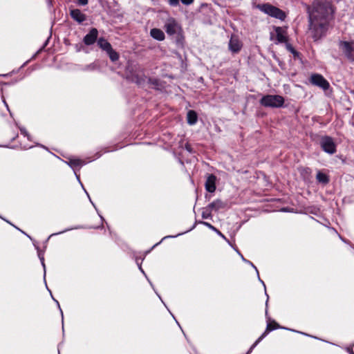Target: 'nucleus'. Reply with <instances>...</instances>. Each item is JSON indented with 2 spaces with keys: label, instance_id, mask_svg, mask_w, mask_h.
Masks as SVG:
<instances>
[{
  "label": "nucleus",
  "instance_id": "obj_1",
  "mask_svg": "<svg viewBox=\"0 0 354 354\" xmlns=\"http://www.w3.org/2000/svg\"><path fill=\"white\" fill-rule=\"evenodd\" d=\"M308 31L317 41L326 35L330 21L333 17L334 10L328 0H315L308 8Z\"/></svg>",
  "mask_w": 354,
  "mask_h": 354
},
{
  "label": "nucleus",
  "instance_id": "obj_2",
  "mask_svg": "<svg viewBox=\"0 0 354 354\" xmlns=\"http://www.w3.org/2000/svg\"><path fill=\"white\" fill-rule=\"evenodd\" d=\"M255 8L264 12L265 14H267L272 17H274L281 21H283L286 17L285 12L283 10L268 3L257 4L255 6Z\"/></svg>",
  "mask_w": 354,
  "mask_h": 354
},
{
  "label": "nucleus",
  "instance_id": "obj_3",
  "mask_svg": "<svg viewBox=\"0 0 354 354\" xmlns=\"http://www.w3.org/2000/svg\"><path fill=\"white\" fill-rule=\"evenodd\" d=\"M260 104L265 107L279 108L284 104V98L279 95H266L260 100Z\"/></svg>",
  "mask_w": 354,
  "mask_h": 354
},
{
  "label": "nucleus",
  "instance_id": "obj_4",
  "mask_svg": "<svg viewBox=\"0 0 354 354\" xmlns=\"http://www.w3.org/2000/svg\"><path fill=\"white\" fill-rule=\"evenodd\" d=\"M338 46L346 59L354 62V41H339Z\"/></svg>",
  "mask_w": 354,
  "mask_h": 354
},
{
  "label": "nucleus",
  "instance_id": "obj_5",
  "mask_svg": "<svg viewBox=\"0 0 354 354\" xmlns=\"http://www.w3.org/2000/svg\"><path fill=\"white\" fill-rule=\"evenodd\" d=\"M127 79L138 85H141L145 82L146 76L142 68L140 66H135V70L127 74Z\"/></svg>",
  "mask_w": 354,
  "mask_h": 354
},
{
  "label": "nucleus",
  "instance_id": "obj_6",
  "mask_svg": "<svg viewBox=\"0 0 354 354\" xmlns=\"http://www.w3.org/2000/svg\"><path fill=\"white\" fill-rule=\"evenodd\" d=\"M320 146L322 150L328 153L334 154L336 152V145L333 141V139L328 136L322 137L320 140Z\"/></svg>",
  "mask_w": 354,
  "mask_h": 354
},
{
  "label": "nucleus",
  "instance_id": "obj_7",
  "mask_svg": "<svg viewBox=\"0 0 354 354\" xmlns=\"http://www.w3.org/2000/svg\"><path fill=\"white\" fill-rule=\"evenodd\" d=\"M277 328H283L286 330H289L287 328L280 327L279 325L275 322L274 321L270 322V319L268 321L266 330L262 333V335L255 341V342L251 346V349H253L254 347L257 346L258 344L271 331L277 329Z\"/></svg>",
  "mask_w": 354,
  "mask_h": 354
},
{
  "label": "nucleus",
  "instance_id": "obj_8",
  "mask_svg": "<svg viewBox=\"0 0 354 354\" xmlns=\"http://www.w3.org/2000/svg\"><path fill=\"white\" fill-rule=\"evenodd\" d=\"M310 82L312 84L317 86L323 90H328L330 87L328 82L320 74H313L310 76Z\"/></svg>",
  "mask_w": 354,
  "mask_h": 354
},
{
  "label": "nucleus",
  "instance_id": "obj_9",
  "mask_svg": "<svg viewBox=\"0 0 354 354\" xmlns=\"http://www.w3.org/2000/svg\"><path fill=\"white\" fill-rule=\"evenodd\" d=\"M164 28L169 35H174L180 30V26L175 19L169 18L164 25Z\"/></svg>",
  "mask_w": 354,
  "mask_h": 354
},
{
  "label": "nucleus",
  "instance_id": "obj_10",
  "mask_svg": "<svg viewBox=\"0 0 354 354\" xmlns=\"http://www.w3.org/2000/svg\"><path fill=\"white\" fill-rule=\"evenodd\" d=\"M227 202L223 201L219 198L213 201L212 203L207 205L212 212H218L221 209H225L227 208Z\"/></svg>",
  "mask_w": 354,
  "mask_h": 354
},
{
  "label": "nucleus",
  "instance_id": "obj_11",
  "mask_svg": "<svg viewBox=\"0 0 354 354\" xmlns=\"http://www.w3.org/2000/svg\"><path fill=\"white\" fill-rule=\"evenodd\" d=\"M97 35H98L97 30L95 28H91L90 30V31L88 32V33H87L83 39V41H84V44L86 46H90V45L93 44L97 40Z\"/></svg>",
  "mask_w": 354,
  "mask_h": 354
},
{
  "label": "nucleus",
  "instance_id": "obj_12",
  "mask_svg": "<svg viewBox=\"0 0 354 354\" xmlns=\"http://www.w3.org/2000/svg\"><path fill=\"white\" fill-rule=\"evenodd\" d=\"M216 177L214 174H209L207 176L205 187L207 192L213 193L216 190Z\"/></svg>",
  "mask_w": 354,
  "mask_h": 354
},
{
  "label": "nucleus",
  "instance_id": "obj_13",
  "mask_svg": "<svg viewBox=\"0 0 354 354\" xmlns=\"http://www.w3.org/2000/svg\"><path fill=\"white\" fill-rule=\"evenodd\" d=\"M242 47V44L240 40L236 37L232 36L229 41V49L232 53H238Z\"/></svg>",
  "mask_w": 354,
  "mask_h": 354
},
{
  "label": "nucleus",
  "instance_id": "obj_14",
  "mask_svg": "<svg viewBox=\"0 0 354 354\" xmlns=\"http://www.w3.org/2000/svg\"><path fill=\"white\" fill-rule=\"evenodd\" d=\"M71 17L79 24L86 20V15L79 9H73L70 11Z\"/></svg>",
  "mask_w": 354,
  "mask_h": 354
},
{
  "label": "nucleus",
  "instance_id": "obj_15",
  "mask_svg": "<svg viewBox=\"0 0 354 354\" xmlns=\"http://www.w3.org/2000/svg\"><path fill=\"white\" fill-rule=\"evenodd\" d=\"M277 43H287L288 37L286 32L281 27L275 28Z\"/></svg>",
  "mask_w": 354,
  "mask_h": 354
},
{
  "label": "nucleus",
  "instance_id": "obj_16",
  "mask_svg": "<svg viewBox=\"0 0 354 354\" xmlns=\"http://www.w3.org/2000/svg\"><path fill=\"white\" fill-rule=\"evenodd\" d=\"M150 35L152 38L157 41H163L165 38V33L159 28H152L150 30Z\"/></svg>",
  "mask_w": 354,
  "mask_h": 354
},
{
  "label": "nucleus",
  "instance_id": "obj_17",
  "mask_svg": "<svg viewBox=\"0 0 354 354\" xmlns=\"http://www.w3.org/2000/svg\"><path fill=\"white\" fill-rule=\"evenodd\" d=\"M33 245L35 246V249L37 250V256L41 261V263L42 265V267L44 268V277H46V265H45V263H44V252H45V249L44 250H41L39 247V245H37V243L35 241L33 242ZM46 248V247L44 248Z\"/></svg>",
  "mask_w": 354,
  "mask_h": 354
},
{
  "label": "nucleus",
  "instance_id": "obj_18",
  "mask_svg": "<svg viewBox=\"0 0 354 354\" xmlns=\"http://www.w3.org/2000/svg\"><path fill=\"white\" fill-rule=\"evenodd\" d=\"M97 45L100 48H102L103 50L106 52L111 50V49L112 48L111 44L103 37H100L97 40Z\"/></svg>",
  "mask_w": 354,
  "mask_h": 354
},
{
  "label": "nucleus",
  "instance_id": "obj_19",
  "mask_svg": "<svg viewBox=\"0 0 354 354\" xmlns=\"http://www.w3.org/2000/svg\"><path fill=\"white\" fill-rule=\"evenodd\" d=\"M187 123L189 124H190V125L195 124L198 120V116H197L196 113L193 110L189 111L187 114Z\"/></svg>",
  "mask_w": 354,
  "mask_h": 354
},
{
  "label": "nucleus",
  "instance_id": "obj_20",
  "mask_svg": "<svg viewBox=\"0 0 354 354\" xmlns=\"http://www.w3.org/2000/svg\"><path fill=\"white\" fill-rule=\"evenodd\" d=\"M67 164L73 169H75L76 167H81L82 165L85 164V162L79 158H73V159H69V160L67 162Z\"/></svg>",
  "mask_w": 354,
  "mask_h": 354
},
{
  "label": "nucleus",
  "instance_id": "obj_21",
  "mask_svg": "<svg viewBox=\"0 0 354 354\" xmlns=\"http://www.w3.org/2000/svg\"><path fill=\"white\" fill-rule=\"evenodd\" d=\"M234 250L236 251V252H237V253L241 256V257L242 260H243L244 262H245V263H248L249 265H250V266H252V268L256 270V272H257V277H258L259 280L261 281V283L263 285L264 288H266V285H265L264 282H263V281L260 279L259 274V271H258V270H257V267H256V266H254V265L251 261H248V260L245 259L243 257V256L241 254V252H240L237 249H236V248H234Z\"/></svg>",
  "mask_w": 354,
  "mask_h": 354
},
{
  "label": "nucleus",
  "instance_id": "obj_22",
  "mask_svg": "<svg viewBox=\"0 0 354 354\" xmlns=\"http://www.w3.org/2000/svg\"><path fill=\"white\" fill-rule=\"evenodd\" d=\"M201 216L203 219H212V212L207 205L202 208Z\"/></svg>",
  "mask_w": 354,
  "mask_h": 354
},
{
  "label": "nucleus",
  "instance_id": "obj_23",
  "mask_svg": "<svg viewBox=\"0 0 354 354\" xmlns=\"http://www.w3.org/2000/svg\"><path fill=\"white\" fill-rule=\"evenodd\" d=\"M316 178L318 182L324 184H327L329 182L328 176L326 174L322 173L321 171L317 172L316 175Z\"/></svg>",
  "mask_w": 354,
  "mask_h": 354
},
{
  "label": "nucleus",
  "instance_id": "obj_24",
  "mask_svg": "<svg viewBox=\"0 0 354 354\" xmlns=\"http://www.w3.org/2000/svg\"><path fill=\"white\" fill-rule=\"evenodd\" d=\"M106 53L112 62H115L119 59L118 53L116 51H115L113 48H111V50H109Z\"/></svg>",
  "mask_w": 354,
  "mask_h": 354
},
{
  "label": "nucleus",
  "instance_id": "obj_25",
  "mask_svg": "<svg viewBox=\"0 0 354 354\" xmlns=\"http://www.w3.org/2000/svg\"><path fill=\"white\" fill-rule=\"evenodd\" d=\"M286 49L294 55V57L299 55V53L292 46V45L290 44L287 42L286 44Z\"/></svg>",
  "mask_w": 354,
  "mask_h": 354
},
{
  "label": "nucleus",
  "instance_id": "obj_26",
  "mask_svg": "<svg viewBox=\"0 0 354 354\" xmlns=\"http://www.w3.org/2000/svg\"><path fill=\"white\" fill-rule=\"evenodd\" d=\"M196 223L202 224V225L207 227L209 229H210L211 230H212L214 232L216 231V228L214 226H213L212 224H210L209 223H207V222L203 221H196Z\"/></svg>",
  "mask_w": 354,
  "mask_h": 354
},
{
  "label": "nucleus",
  "instance_id": "obj_27",
  "mask_svg": "<svg viewBox=\"0 0 354 354\" xmlns=\"http://www.w3.org/2000/svg\"><path fill=\"white\" fill-rule=\"evenodd\" d=\"M21 134L24 135L25 137L28 138V140H30V135L28 133V132L26 131V129L24 127H21L19 129Z\"/></svg>",
  "mask_w": 354,
  "mask_h": 354
},
{
  "label": "nucleus",
  "instance_id": "obj_28",
  "mask_svg": "<svg viewBox=\"0 0 354 354\" xmlns=\"http://www.w3.org/2000/svg\"><path fill=\"white\" fill-rule=\"evenodd\" d=\"M48 40H49V38H48L46 39V41L44 42V44H43V46L36 52V53L33 55V58H35L39 53H40L44 49V48L47 46L48 43Z\"/></svg>",
  "mask_w": 354,
  "mask_h": 354
},
{
  "label": "nucleus",
  "instance_id": "obj_29",
  "mask_svg": "<svg viewBox=\"0 0 354 354\" xmlns=\"http://www.w3.org/2000/svg\"><path fill=\"white\" fill-rule=\"evenodd\" d=\"M185 149L189 153H193L195 152L194 151V149H192V146L189 143H187V142L185 145Z\"/></svg>",
  "mask_w": 354,
  "mask_h": 354
},
{
  "label": "nucleus",
  "instance_id": "obj_30",
  "mask_svg": "<svg viewBox=\"0 0 354 354\" xmlns=\"http://www.w3.org/2000/svg\"><path fill=\"white\" fill-rule=\"evenodd\" d=\"M77 228H78V227H75L74 229H77ZM73 228H68V229H66V230H63V231H62V232H59L53 233V234H51L49 236L48 239H49L50 237L53 236H55V235H58V234H60L64 233V232H68V231H69V230H73Z\"/></svg>",
  "mask_w": 354,
  "mask_h": 354
},
{
  "label": "nucleus",
  "instance_id": "obj_31",
  "mask_svg": "<svg viewBox=\"0 0 354 354\" xmlns=\"http://www.w3.org/2000/svg\"><path fill=\"white\" fill-rule=\"evenodd\" d=\"M218 236L222 237L223 239H225L231 246H232L230 242V241L223 234H222L218 229H216V231H214Z\"/></svg>",
  "mask_w": 354,
  "mask_h": 354
},
{
  "label": "nucleus",
  "instance_id": "obj_32",
  "mask_svg": "<svg viewBox=\"0 0 354 354\" xmlns=\"http://www.w3.org/2000/svg\"><path fill=\"white\" fill-rule=\"evenodd\" d=\"M169 3L171 6H177L179 4V0H169Z\"/></svg>",
  "mask_w": 354,
  "mask_h": 354
},
{
  "label": "nucleus",
  "instance_id": "obj_33",
  "mask_svg": "<svg viewBox=\"0 0 354 354\" xmlns=\"http://www.w3.org/2000/svg\"><path fill=\"white\" fill-rule=\"evenodd\" d=\"M95 68V66L94 64H91L89 65H87L84 70H88V71H92L94 70Z\"/></svg>",
  "mask_w": 354,
  "mask_h": 354
},
{
  "label": "nucleus",
  "instance_id": "obj_34",
  "mask_svg": "<svg viewBox=\"0 0 354 354\" xmlns=\"http://www.w3.org/2000/svg\"><path fill=\"white\" fill-rule=\"evenodd\" d=\"M53 300L56 302V304L57 305V306H58V308H59V309L60 310V313H61V315H62V323H63L64 322V315H63V312H62V310L61 309L60 305H59V304L57 300H56L55 299H53Z\"/></svg>",
  "mask_w": 354,
  "mask_h": 354
},
{
  "label": "nucleus",
  "instance_id": "obj_35",
  "mask_svg": "<svg viewBox=\"0 0 354 354\" xmlns=\"http://www.w3.org/2000/svg\"><path fill=\"white\" fill-rule=\"evenodd\" d=\"M136 263H137V265H138V266L139 270L141 271V272H142L144 275H146V274H145V271L143 270V269H142V266H141V263H139V260H138V259H136Z\"/></svg>",
  "mask_w": 354,
  "mask_h": 354
},
{
  "label": "nucleus",
  "instance_id": "obj_36",
  "mask_svg": "<svg viewBox=\"0 0 354 354\" xmlns=\"http://www.w3.org/2000/svg\"><path fill=\"white\" fill-rule=\"evenodd\" d=\"M182 3L184 5H190L194 2V0H180Z\"/></svg>",
  "mask_w": 354,
  "mask_h": 354
},
{
  "label": "nucleus",
  "instance_id": "obj_37",
  "mask_svg": "<svg viewBox=\"0 0 354 354\" xmlns=\"http://www.w3.org/2000/svg\"><path fill=\"white\" fill-rule=\"evenodd\" d=\"M185 232L179 233V234H176V235H174V236H166L162 238V241H163V240H165L166 239H169V238H176V237H177V236H180L181 234H183Z\"/></svg>",
  "mask_w": 354,
  "mask_h": 354
},
{
  "label": "nucleus",
  "instance_id": "obj_38",
  "mask_svg": "<svg viewBox=\"0 0 354 354\" xmlns=\"http://www.w3.org/2000/svg\"><path fill=\"white\" fill-rule=\"evenodd\" d=\"M78 4L85 6L88 3V0H76Z\"/></svg>",
  "mask_w": 354,
  "mask_h": 354
},
{
  "label": "nucleus",
  "instance_id": "obj_39",
  "mask_svg": "<svg viewBox=\"0 0 354 354\" xmlns=\"http://www.w3.org/2000/svg\"><path fill=\"white\" fill-rule=\"evenodd\" d=\"M346 351L349 353V354H354V352H353V350L352 348L351 347H346Z\"/></svg>",
  "mask_w": 354,
  "mask_h": 354
},
{
  "label": "nucleus",
  "instance_id": "obj_40",
  "mask_svg": "<svg viewBox=\"0 0 354 354\" xmlns=\"http://www.w3.org/2000/svg\"><path fill=\"white\" fill-rule=\"evenodd\" d=\"M3 102L5 104V106H6L7 109L9 111L8 105L4 99L3 100Z\"/></svg>",
  "mask_w": 354,
  "mask_h": 354
},
{
  "label": "nucleus",
  "instance_id": "obj_41",
  "mask_svg": "<svg viewBox=\"0 0 354 354\" xmlns=\"http://www.w3.org/2000/svg\"><path fill=\"white\" fill-rule=\"evenodd\" d=\"M75 174L76 178H77V179L78 180V181H80V182L79 175H77V174L76 173V171H75Z\"/></svg>",
  "mask_w": 354,
  "mask_h": 354
},
{
  "label": "nucleus",
  "instance_id": "obj_42",
  "mask_svg": "<svg viewBox=\"0 0 354 354\" xmlns=\"http://www.w3.org/2000/svg\"><path fill=\"white\" fill-rule=\"evenodd\" d=\"M84 192L86 193V194L87 195L88 198H90V196L88 194V193L87 192L86 190H84Z\"/></svg>",
  "mask_w": 354,
  "mask_h": 354
},
{
  "label": "nucleus",
  "instance_id": "obj_43",
  "mask_svg": "<svg viewBox=\"0 0 354 354\" xmlns=\"http://www.w3.org/2000/svg\"><path fill=\"white\" fill-rule=\"evenodd\" d=\"M84 192L86 193V194L87 195L88 198H90V196L88 194V193L87 192L86 190H84Z\"/></svg>",
  "mask_w": 354,
  "mask_h": 354
},
{
  "label": "nucleus",
  "instance_id": "obj_44",
  "mask_svg": "<svg viewBox=\"0 0 354 354\" xmlns=\"http://www.w3.org/2000/svg\"><path fill=\"white\" fill-rule=\"evenodd\" d=\"M84 192L86 193V194L87 195L88 198H90V196L88 194V193L87 192L86 190H84Z\"/></svg>",
  "mask_w": 354,
  "mask_h": 354
},
{
  "label": "nucleus",
  "instance_id": "obj_45",
  "mask_svg": "<svg viewBox=\"0 0 354 354\" xmlns=\"http://www.w3.org/2000/svg\"><path fill=\"white\" fill-rule=\"evenodd\" d=\"M84 192L86 193V194L87 195L88 198H90V196L88 194V193L87 192L86 190H84Z\"/></svg>",
  "mask_w": 354,
  "mask_h": 354
},
{
  "label": "nucleus",
  "instance_id": "obj_46",
  "mask_svg": "<svg viewBox=\"0 0 354 354\" xmlns=\"http://www.w3.org/2000/svg\"><path fill=\"white\" fill-rule=\"evenodd\" d=\"M84 192L86 193V194L87 195L88 198H90V196L88 194V193L87 192L86 190H84Z\"/></svg>",
  "mask_w": 354,
  "mask_h": 354
},
{
  "label": "nucleus",
  "instance_id": "obj_47",
  "mask_svg": "<svg viewBox=\"0 0 354 354\" xmlns=\"http://www.w3.org/2000/svg\"><path fill=\"white\" fill-rule=\"evenodd\" d=\"M84 192L86 193V194L87 195L88 198H90V196L88 194V193L87 192L86 190H84Z\"/></svg>",
  "mask_w": 354,
  "mask_h": 354
},
{
  "label": "nucleus",
  "instance_id": "obj_48",
  "mask_svg": "<svg viewBox=\"0 0 354 354\" xmlns=\"http://www.w3.org/2000/svg\"><path fill=\"white\" fill-rule=\"evenodd\" d=\"M282 211H283V212H288V209H287V208H283V209H282Z\"/></svg>",
  "mask_w": 354,
  "mask_h": 354
},
{
  "label": "nucleus",
  "instance_id": "obj_49",
  "mask_svg": "<svg viewBox=\"0 0 354 354\" xmlns=\"http://www.w3.org/2000/svg\"><path fill=\"white\" fill-rule=\"evenodd\" d=\"M266 296L268 297V295H267V293H266ZM268 299H267V300H266V305L268 304Z\"/></svg>",
  "mask_w": 354,
  "mask_h": 354
},
{
  "label": "nucleus",
  "instance_id": "obj_50",
  "mask_svg": "<svg viewBox=\"0 0 354 354\" xmlns=\"http://www.w3.org/2000/svg\"><path fill=\"white\" fill-rule=\"evenodd\" d=\"M252 349H251V348H250V350L248 351V353L247 354H250V352L252 351Z\"/></svg>",
  "mask_w": 354,
  "mask_h": 354
},
{
  "label": "nucleus",
  "instance_id": "obj_51",
  "mask_svg": "<svg viewBox=\"0 0 354 354\" xmlns=\"http://www.w3.org/2000/svg\"><path fill=\"white\" fill-rule=\"evenodd\" d=\"M192 228L187 230V232H189L192 231Z\"/></svg>",
  "mask_w": 354,
  "mask_h": 354
},
{
  "label": "nucleus",
  "instance_id": "obj_52",
  "mask_svg": "<svg viewBox=\"0 0 354 354\" xmlns=\"http://www.w3.org/2000/svg\"><path fill=\"white\" fill-rule=\"evenodd\" d=\"M192 228L187 230V232H189L192 231Z\"/></svg>",
  "mask_w": 354,
  "mask_h": 354
},
{
  "label": "nucleus",
  "instance_id": "obj_53",
  "mask_svg": "<svg viewBox=\"0 0 354 354\" xmlns=\"http://www.w3.org/2000/svg\"><path fill=\"white\" fill-rule=\"evenodd\" d=\"M192 228L187 230V232H189L192 231Z\"/></svg>",
  "mask_w": 354,
  "mask_h": 354
},
{
  "label": "nucleus",
  "instance_id": "obj_54",
  "mask_svg": "<svg viewBox=\"0 0 354 354\" xmlns=\"http://www.w3.org/2000/svg\"><path fill=\"white\" fill-rule=\"evenodd\" d=\"M149 282L150 283V285L153 286L152 283L148 279Z\"/></svg>",
  "mask_w": 354,
  "mask_h": 354
},
{
  "label": "nucleus",
  "instance_id": "obj_55",
  "mask_svg": "<svg viewBox=\"0 0 354 354\" xmlns=\"http://www.w3.org/2000/svg\"><path fill=\"white\" fill-rule=\"evenodd\" d=\"M89 201H90L91 203L93 204V201H92L91 198H89Z\"/></svg>",
  "mask_w": 354,
  "mask_h": 354
},
{
  "label": "nucleus",
  "instance_id": "obj_56",
  "mask_svg": "<svg viewBox=\"0 0 354 354\" xmlns=\"http://www.w3.org/2000/svg\"><path fill=\"white\" fill-rule=\"evenodd\" d=\"M89 201H90L91 203L93 204V201H92L91 198H89Z\"/></svg>",
  "mask_w": 354,
  "mask_h": 354
},
{
  "label": "nucleus",
  "instance_id": "obj_57",
  "mask_svg": "<svg viewBox=\"0 0 354 354\" xmlns=\"http://www.w3.org/2000/svg\"><path fill=\"white\" fill-rule=\"evenodd\" d=\"M89 201H90L91 203L93 204V201H92L91 198H89Z\"/></svg>",
  "mask_w": 354,
  "mask_h": 354
},
{
  "label": "nucleus",
  "instance_id": "obj_58",
  "mask_svg": "<svg viewBox=\"0 0 354 354\" xmlns=\"http://www.w3.org/2000/svg\"><path fill=\"white\" fill-rule=\"evenodd\" d=\"M332 230H333L334 232H335L336 233H337V231L335 230V229L332 228Z\"/></svg>",
  "mask_w": 354,
  "mask_h": 354
},
{
  "label": "nucleus",
  "instance_id": "obj_59",
  "mask_svg": "<svg viewBox=\"0 0 354 354\" xmlns=\"http://www.w3.org/2000/svg\"><path fill=\"white\" fill-rule=\"evenodd\" d=\"M3 219L4 221H6V223H10L8 221H6V219H4V218H3Z\"/></svg>",
  "mask_w": 354,
  "mask_h": 354
},
{
  "label": "nucleus",
  "instance_id": "obj_60",
  "mask_svg": "<svg viewBox=\"0 0 354 354\" xmlns=\"http://www.w3.org/2000/svg\"><path fill=\"white\" fill-rule=\"evenodd\" d=\"M100 218H101L102 220H104V218H103L102 216H100Z\"/></svg>",
  "mask_w": 354,
  "mask_h": 354
},
{
  "label": "nucleus",
  "instance_id": "obj_61",
  "mask_svg": "<svg viewBox=\"0 0 354 354\" xmlns=\"http://www.w3.org/2000/svg\"><path fill=\"white\" fill-rule=\"evenodd\" d=\"M0 218H3L1 216H0Z\"/></svg>",
  "mask_w": 354,
  "mask_h": 354
}]
</instances>
